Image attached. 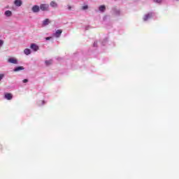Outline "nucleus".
I'll list each match as a JSON object with an SVG mask.
<instances>
[{
    "instance_id": "1",
    "label": "nucleus",
    "mask_w": 179,
    "mask_h": 179,
    "mask_svg": "<svg viewBox=\"0 0 179 179\" xmlns=\"http://www.w3.org/2000/svg\"><path fill=\"white\" fill-rule=\"evenodd\" d=\"M154 16H155V13H148L143 16V22H148V20H150V19H152Z\"/></svg>"
},
{
    "instance_id": "2",
    "label": "nucleus",
    "mask_w": 179,
    "mask_h": 179,
    "mask_svg": "<svg viewBox=\"0 0 179 179\" xmlns=\"http://www.w3.org/2000/svg\"><path fill=\"white\" fill-rule=\"evenodd\" d=\"M39 8L42 12H48V10H50V5L48 3H42L39 6Z\"/></svg>"
},
{
    "instance_id": "3",
    "label": "nucleus",
    "mask_w": 179,
    "mask_h": 179,
    "mask_svg": "<svg viewBox=\"0 0 179 179\" xmlns=\"http://www.w3.org/2000/svg\"><path fill=\"white\" fill-rule=\"evenodd\" d=\"M8 62L9 64H14L15 65H17L19 64V62L17 61V59L15 57H10L8 59Z\"/></svg>"
},
{
    "instance_id": "4",
    "label": "nucleus",
    "mask_w": 179,
    "mask_h": 179,
    "mask_svg": "<svg viewBox=\"0 0 179 179\" xmlns=\"http://www.w3.org/2000/svg\"><path fill=\"white\" fill-rule=\"evenodd\" d=\"M31 12H33V13H38V12H40V6L38 5L33 6L31 8Z\"/></svg>"
},
{
    "instance_id": "5",
    "label": "nucleus",
    "mask_w": 179,
    "mask_h": 179,
    "mask_svg": "<svg viewBox=\"0 0 179 179\" xmlns=\"http://www.w3.org/2000/svg\"><path fill=\"white\" fill-rule=\"evenodd\" d=\"M30 48H31V50H32L33 51H35V52H36V51H38V50H39V47H38V45H37V44H36V43H31V46H30Z\"/></svg>"
},
{
    "instance_id": "6",
    "label": "nucleus",
    "mask_w": 179,
    "mask_h": 179,
    "mask_svg": "<svg viewBox=\"0 0 179 179\" xmlns=\"http://www.w3.org/2000/svg\"><path fill=\"white\" fill-rule=\"evenodd\" d=\"M61 34H62V29H57L55 34H53L54 37H56V38H59V37H61Z\"/></svg>"
},
{
    "instance_id": "7",
    "label": "nucleus",
    "mask_w": 179,
    "mask_h": 179,
    "mask_svg": "<svg viewBox=\"0 0 179 179\" xmlns=\"http://www.w3.org/2000/svg\"><path fill=\"white\" fill-rule=\"evenodd\" d=\"M14 5L17 8H20L22 5H23V1L22 0H15Z\"/></svg>"
},
{
    "instance_id": "8",
    "label": "nucleus",
    "mask_w": 179,
    "mask_h": 179,
    "mask_svg": "<svg viewBox=\"0 0 179 179\" xmlns=\"http://www.w3.org/2000/svg\"><path fill=\"white\" fill-rule=\"evenodd\" d=\"M50 23V19L47 18L43 21L42 26H48Z\"/></svg>"
},
{
    "instance_id": "9",
    "label": "nucleus",
    "mask_w": 179,
    "mask_h": 179,
    "mask_svg": "<svg viewBox=\"0 0 179 179\" xmlns=\"http://www.w3.org/2000/svg\"><path fill=\"white\" fill-rule=\"evenodd\" d=\"M99 10L101 13H104L106 12V6L104 5H101L99 7Z\"/></svg>"
},
{
    "instance_id": "10",
    "label": "nucleus",
    "mask_w": 179,
    "mask_h": 179,
    "mask_svg": "<svg viewBox=\"0 0 179 179\" xmlns=\"http://www.w3.org/2000/svg\"><path fill=\"white\" fill-rule=\"evenodd\" d=\"M24 69V66H17V67H15L13 69V71L14 72H19L20 71H23Z\"/></svg>"
},
{
    "instance_id": "11",
    "label": "nucleus",
    "mask_w": 179,
    "mask_h": 179,
    "mask_svg": "<svg viewBox=\"0 0 179 179\" xmlns=\"http://www.w3.org/2000/svg\"><path fill=\"white\" fill-rule=\"evenodd\" d=\"M13 97L12 94L7 93L5 94V99H6V100H12Z\"/></svg>"
},
{
    "instance_id": "12",
    "label": "nucleus",
    "mask_w": 179,
    "mask_h": 179,
    "mask_svg": "<svg viewBox=\"0 0 179 179\" xmlns=\"http://www.w3.org/2000/svg\"><path fill=\"white\" fill-rule=\"evenodd\" d=\"M50 6H51V8H58V3H57V2L54 1L50 3Z\"/></svg>"
},
{
    "instance_id": "13",
    "label": "nucleus",
    "mask_w": 179,
    "mask_h": 179,
    "mask_svg": "<svg viewBox=\"0 0 179 179\" xmlns=\"http://www.w3.org/2000/svg\"><path fill=\"white\" fill-rule=\"evenodd\" d=\"M5 16H6V17H10V16H12V11L8 10H6L4 13Z\"/></svg>"
},
{
    "instance_id": "14",
    "label": "nucleus",
    "mask_w": 179,
    "mask_h": 179,
    "mask_svg": "<svg viewBox=\"0 0 179 179\" xmlns=\"http://www.w3.org/2000/svg\"><path fill=\"white\" fill-rule=\"evenodd\" d=\"M24 54H25V55H30L31 54V50L29 48H26L24 50Z\"/></svg>"
},
{
    "instance_id": "15",
    "label": "nucleus",
    "mask_w": 179,
    "mask_h": 179,
    "mask_svg": "<svg viewBox=\"0 0 179 179\" xmlns=\"http://www.w3.org/2000/svg\"><path fill=\"white\" fill-rule=\"evenodd\" d=\"M45 64L46 66H50V65L52 64V59L45 60Z\"/></svg>"
},
{
    "instance_id": "16",
    "label": "nucleus",
    "mask_w": 179,
    "mask_h": 179,
    "mask_svg": "<svg viewBox=\"0 0 179 179\" xmlns=\"http://www.w3.org/2000/svg\"><path fill=\"white\" fill-rule=\"evenodd\" d=\"M45 104V101H39L38 102V106H44Z\"/></svg>"
},
{
    "instance_id": "17",
    "label": "nucleus",
    "mask_w": 179,
    "mask_h": 179,
    "mask_svg": "<svg viewBox=\"0 0 179 179\" xmlns=\"http://www.w3.org/2000/svg\"><path fill=\"white\" fill-rule=\"evenodd\" d=\"M154 2H155L156 3H162V0H152Z\"/></svg>"
},
{
    "instance_id": "18",
    "label": "nucleus",
    "mask_w": 179,
    "mask_h": 179,
    "mask_svg": "<svg viewBox=\"0 0 179 179\" xmlns=\"http://www.w3.org/2000/svg\"><path fill=\"white\" fill-rule=\"evenodd\" d=\"M5 78V74H0V82Z\"/></svg>"
},
{
    "instance_id": "19",
    "label": "nucleus",
    "mask_w": 179,
    "mask_h": 179,
    "mask_svg": "<svg viewBox=\"0 0 179 179\" xmlns=\"http://www.w3.org/2000/svg\"><path fill=\"white\" fill-rule=\"evenodd\" d=\"M88 6H83V7H82V9L83 10H86V9H88Z\"/></svg>"
},
{
    "instance_id": "20",
    "label": "nucleus",
    "mask_w": 179,
    "mask_h": 179,
    "mask_svg": "<svg viewBox=\"0 0 179 179\" xmlns=\"http://www.w3.org/2000/svg\"><path fill=\"white\" fill-rule=\"evenodd\" d=\"M3 45V41L0 40V48Z\"/></svg>"
},
{
    "instance_id": "21",
    "label": "nucleus",
    "mask_w": 179,
    "mask_h": 179,
    "mask_svg": "<svg viewBox=\"0 0 179 179\" xmlns=\"http://www.w3.org/2000/svg\"><path fill=\"white\" fill-rule=\"evenodd\" d=\"M23 83H27V82H29V80L28 79H24L22 80Z\"/></svg>"
},
{
    "instance_id": "22",
    "label": "nucleus",
    "mask_w": 179,
    "mask_h": 179,
    "mask_svg": "<svg viewBox=\"0 0 179 179\" xmlns=\"http://www.w3.org/2000/svg\"><path fill=\"white\" fill-rule=\"evenodd\" d=\"M68 10H72V6H68Z\"/></svg>"
},
{
    "instance_id": "23",
    "label": "nucleus",
    "mask_w": 179,
    "mask_h": 179,
    "mask_svg": "<svg viewBox=\"0 0 179 179\" xmlns=\"http://www.w3.org/2000/svg\"><path fill=\"white\" fill-rule=\"evenodd\" d=\"M94 47H97V41H95V42L94 43Z\"/></svg>"
},
{
    "instance_id": "24",
    "label": "nucleus",
    "mask_w": 179,
    "mask_h": 179,
    "mask_svg": "<svg viewBox=\"0 0 179 179\" xmlns=\"http://www.w3.org/2000/svg\"><path fill=\"white\" fill-rule=\"evenodd\" d=\"M45 40H47V41L51 40V37H47V38H45Z\"/></svg>"
},
{
    "instance_id": "25",
    "label": "nucleus",
    "mask_w": 179,
    "mask_h": 179,
    "mask_svg": "<svg viewBox=\"0 0 179 179\" xmlns=\"http://www.w3.org/2000/svg\"><path fill=\"white\" fill-rule=\"evenodd\" d=\"M116 15H120V10H116Z\"/></svg>"
},
{
    "instance_id": "26",
    "label": "nucleus",
    "mask_w": 179,
    "mask_h": 179,
    "mask_svg": "<svg viewBox=\"0 0 179 179\" xmlns=\"http://www.w3.org/2000/svg\"><path fill=\"white\" fill-rule=\"evenodd\" d=\"M106 41H107V40H105V41H104V43H106Z\"/></svg>"
},
{
    "instance_id": "27",
    "label": "nucleus",
    "mask_w": 179,
    "mask_h": 179,
    "mask_svg": "<svg viewBox=\"0 0 179 179\" xmlns=\"http://www.w3.org/2000/svg\"><path fill=\"white\" fill-rule=\"evenodd\" d=\"M103 45H105L104 42L103 43Z\"/></svg>"
},
{
    "instance_id": "28",
    "label": "nucleus",
    "mask_w": 179,
    "mask_h": 179,
    "mask_svg": "<svg viewBox=\"0 0 179 179\" xmlns=\"http://www.w3.org/2000/svg\"><path fill=\"white\" fill-rule=\"evenodd\" d=\"M176 1H179V0H176Z\"/></svg>"
}]
</instances>
